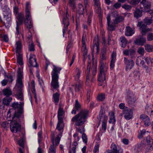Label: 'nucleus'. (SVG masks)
<instances>
[{
	"label": "nucleus",
	"instance_id": "1",
	"mask_svg": "<svg viewBox=\"0 0 153 153\" xmlns=\"http://www.w3.org/2000/svg\"><path fill=\"white\" fill-rule=\"evenodd\" d=\"M88 115V112L86 110H82L79 113L73 117L71 121L75 122L76 126H80L85 124Z\"/></svg>",
	"mask_w": 153,
	"mask_h": 153
},
{
	"label": "nucleus",
	"instance_id": "2",
	"mask_svg": "<svg viewBox=\"0 0 153 153\" xmlns=\"http://www.w3.org/2000/svg\"><path fill=\"white\" fill-rule=\"evenodd\" d=\"M113 13L114 15V19H113L112 23L111 22L110 15L108 14L106 17L108 25L107 29L111 31L114 30L115 25L123 22L124 19L123 17L120 16L117 12H114Z\"/></svg>",
	"mask_w": 153,
	"mask_h": 153
},
{
	"label": "nucleus",
	"instance_id": "3",
	"mask_svg": "<svg viewBox=\"0 0 153 153\" xmlns=\"http://www.w3.org/2000/svg\"><path fill=\"white\" fill-rule=\"evenodd\" d=\"M22 72V69L19 68L17 71V79L16 83V85L17 87L16 97L21 101H22L23 100L22 91L23 86L22 82V79L23 78Z\"/></svg>",
	"mask_w": 153,
	"mask_h": 153
},
{
	"label": "nucleus",
	"instance_id": "4",
	"mask_svg": "<svg viewBox=\"0 0 153 153\" xmlns=\"http://www.w3.org/2000/svg\"><path fill=\"white\" fill-rule=\"evenodd\" d=\"M53 68L51 72L52 81L51 86L52 88L57 90L59 87L58 79L59 74L62 68L60 67H57L55 65L53 66Z\"/></svg>",
	"mask_w": 153,
	"mask_h": 153
},
{
	"label": "nucleus",
	"instance_id": "5",
	"mask_svg": "<svg viewBox=\"0 0 153 153\" xmlns=\"http://www.w3.org/2000/svg\"><path fill=\"white\" fill-rule=\"evenodd\" d=\"M23 117H19L13 116L12 121L10 123L11 131L13 132L16 133L19 131L21 129L20 123L21 120Z\"/></svg>",
	"mask_w": 153,
	"mask_h": 153
},
{
	"label": "nucleus",
	"instance_id": "6",
	"mask_svg": "<svg viewBox=\"0 0 153 153\" xmlns=\"http://www.w3.org/2000/svg\"><path fill=\"white\" fill-rule=\"evenodd\" d=\"M108 70L107 65L105 63L100 64L98 80L100 82H104L106 80Z\"/></svg>",
	"mask_w": 153,
	"mask_h": 153
},
{
	"label": "nucleus",
	"instance_id": "7",
	"mask_svg": "<svg viewBox=\"0 0 153 153\" xmlns=\"http://www.w3.org/2000/svg\"><path fill=\"white\" fill-rule=\"evenodd\" d=\"M24 103L23 102H20L19 104L17 102H13L11 105L12 107L17 111L15 112L13 116L19 117H23L22 113L23 111Z\"/></svg>",
	"mask_w": 153,
	"mask_h": 153
},
{
	"label": "nucleus",
	"instance_id": "8",
	"mask_svg": "<svg viewBox=\"0 0 153 153\" xmlns=\"http://www.w3.org/2000/svg\"><path fill=\"white\" fill-rule=\"evenodd\" d=\"M126 100L128 105L130 107H133L135 105L136 98L134 94L129 90L126 92Z\"/></svg>",
	"mask_w": 153,
	"mask_h": 153
},
{
	"label": "nucleus",
	"instance_id": "9",
	"mask_svg": "<svg viewBox=\"0 0 153 153\" xmlns=\"http://www.w3.org/2000/svg\"><path fill=\"white\" fill-rule=\"evenodd\" d=\"M62 136V135L58 134L55 131H53L51 133V138L52 144L50 146L56 147L59 144L60 138Z\"/></svg>",
	"mask_w": 153,
	"mask_h": 153
},
{
	"label": "nucleus",
	"instance_id": "10",
	"mask_svg": "<svg viewBox=\"0 0 153 153\" xmlns=\"http://www.w3.org/2000/svg\"><path fill=\"white\" fill-rule=\"evenodd\" d=\"M123 114H124L125 118L129 120L131 119L133 116V113L132 110L131 109L128 108L127 107H126L123 110Z\"/></svg>",
	"mask_w": 153,
	"mask_h": 153
},
{
	"label": "nucleus",
	"instance_id": "11",
	"mask_svg": "<svg viewBox=\"0 0 153 153\" xmlns=\"http://www.w3.org/2000/svg\"><path fill=\"white\" fill-rule=\"evenodd\" d=\"M99 39L98 36H97L94 38L92 50V52H96L98 54L99 52Z\"/></svg>",
	"mask_w": 153,
	"mask_h": 153
},
{
	"label": "nucleus",
	"instance_id": "12",
	"mask_svg": "<svg viewBox=\"0 0 153 153\" xmlns=\"http://www.w3.org/2000/svg\"><path fill=\"white\" fill-rule=\"evenodd\" d=\"M69 15L68 14V12H66L65 14L63 15V24L64 25V28L63 29V37L64 36L65 33V31L68 29V27L69 25V22L68 16Z\"/></svg>",
	"mask_w": 153,
	"mask_h": 153
},
{
	"label": "nucleus",
	"instance_id": "13",
	"mask_svg": "<svg viewBox=\"0 0 153 153\" xmlns=\"http://www.w3.org/2000/svg\"><path fill=\"white\" fill-rule=\"evenodd\" d=\"M17 19L19 22L17 21L16 22V33L18 35L20 33L19 30L20 29L21 25L22 23L23 20L24 16L23 15L22 13L19 14L17 17Z\"/></svg>",
	"mask_w": 153,
	"mask_h": 153
},
{
	"label": "nucleus",
	"instance_id": "14",
	"mask_svg": "<svg viewBox=\"0 0 153 153\" xmlns=\"http://www.w3.org/2000/svg\"><path fill=\"white\" fill-rule=\"evenodd\" d=\"M124 62L126 71L131 69L134 66V62L133 61L132 59L128 60L126 57H124Z\"/></svg>",
	"mask_w": 153,
	"mask_h": 153
},
{
	"label": "nucleus",
	"instance_id": "15",
	"mask_svg": "<svg viewBox=\"0 0 153 153\" xmlns=\"http://www.w3.org/2000/svg\"><path fill=\"white\" fill-rule=\"evenodd\" d=\"M85 36L82 37V51L83 53V56L84 58L86 57L87 53L88 50L86 48L85 43L87 42V38H85Z\"/></svg>",
	"mask_w": 153,
	"mask_h": 153
},
{
	"label": "nucleus",
	"instance_id": "16",
	"mask_svg": "<svg viewBox=\"0 0 153 153\" xmlns=\"http://www.w3.org/2000/svg\"><path fill=\"white\" fill-rule=\"evenodd\" d=\"M75 85H74L73 86L74 87L75 91L76 92L81 93L82 90L83 82L80 80L76 81Z\"/></svg>",
	"mask_w": 153,
	"mask_h": 153
},
{
	"label": "nucleus",
	"instance_id": "17",
	"mask_svg": "<svg viewBox=\"0 0 153 153\" xmlns=\"http://www.w3.org/2000/svg\"><path fill=\"white\" fill-rule=\"evenodd\" d=\"M64 127V124L63 120H58L56 128V130H57L59 132L58 134L62 135L63 132V129Z\"/></svg>",
	"mask_w": 153,
	"mask_h": 153
},
{
	"label": "nucleus",
	"instance_id": "18",
	"mask_svg": "<svg viewBox=\"0 0 153 153\" xmlns=\"http://www.w3.org/2000/svg\"><path fill=\"white\" fill-rule=\"evenodd\" d=\"M28 62L30 66L33 67L37 66L36 59L34 54H30Z\"/></svg>",
	"mask_w": 153,
	"mask_h": 153
},
{
	"label": "nucleus",
	"instance_id": "19",
	"mask_svg": "<svg viewBox=\"0 0 153 153\" xmlns=\"http://www.w3.org/2000/svg\"><path fill=\"white\" fill-rule=\"evenodd\" d=\"M111 153H123V150L114 143L111 144Z\"/></svg>",
	"mask_w": 153,
	"mask_h": 153
},
{
	"label": "nucleus",
	"instance_id": "20",
	"mask_svg": "<svg viewBox=\"0 0 153 153\" xmlns=\"http://www.w3.org/2000/svg\"><path fill=\"white\" fill-rule=\"evenodd\" d=\"M82 72L81 70L79 68L76 67L74 68V76L75 80L78 81L80 80L79 79Z\"/></svg>",
	"mask_w": 153,
	"mask_h": 153
},
{
	"label": "nucleus",
	"instance_id": "21",
	"mask_svg": "<svg viewBox=\"0 0 153 153\" xmlns=\"http://www.w3.org/2000/svg\"><path fill=\"white\" fill-rule=\"evenodd\" d=\"M146 39L143 36H139L134 41L135 44L138 45L142 46L146 42Z\"/></svg>",
	"mask_w": 153,
	"mask_h": 153
},
{
	"label": "nucleus",
	"instance_id": "22",
	"mask_svg": "<svg viewBox=\"0 0 153 153\" xmlns=\"http://www.w3.org/2000/svg\"><path fill=\"white\" fill-rule=\"evenodd\" d=\"M137 26H139L140 30H141V33L143 35H145L146 32L148 30L146 28V25L144 24L143 22H140L138 23Z\"/></svg>",
	"mask_w": 153,
	"mask_h": 153
},
{
	"label": "nucleus",
	"instance_id": "23",
	"mask_svg": "<svg viewBox=\"0 0 153 153\" xmlns=\"http://www.w3.org/2000/svg\"><path fill=\"white\" fill-rule=\"evenodd\" d=\"M140 4H142L143 6V10L145 11H148L150 9L151 4V3L146 1L142 0L140 2Z\"/></svg>",
	"mask_w": 153,
	"mask_h": 153
},
{
	"label": "nucleus",
	"instance_id": "24",
	"mask_svg": "<svg viewBox=\"0 0 153 153\" xmlns=\"http://www.w3.org/2000/svg\"><path fill=\"white\" fill-rule=\"evenodd\" d=\"M24 22L25 26L27 28L29 29L33 27V23H32V19L31 15H30L27 18L26 16V18L24 20Z\"/></svg>",
	"mask_w": 153,
	"mask_h": 153
},
{
	"label": "nucleus",
	"instance_id": "25",
	"mask_svg": "<svg viewBox=\"0 0 153 153\" xmlns=\"http://www.w3.org/2000/svg\"><path fill=\"white\" fill-rule=\"evenodd\" d=\"M140 119L144 122V125L146 126H149L150 124V121L149 117L145 114H142L140 116Z\"/></svg>",
	"mask_w": 153,
	"mask_h": 153
},
{
	"label": "nucleus",
	"instance_id": "26",
	"mask_svg": "<svg viewBox=\"0 0 153 153\" xmlns=\"http://www.w3.org/2000/svg\"><path fill=\"white\" fill-rule=\"evenodd\" d=\"M95 11L97 13H101V9L100 0H94Z\"/></svg>",
	"mask_w": 153,
	"mask_h": 153
},
{
	"label": "nucleus",
	"instance_id": "27",
	"mask_svg": "<svg viewBox=\"0 0 153 153\" xmlns=\"http://www.w3.org/2000/svg\"><path fill=\"white\" fill-rule=\"evenodd\" d=\"M107 120L108 117L107 116H104L100 118V122L102 121V129L104 131L106 130Z\"/></svg>",
	"mask_w": 153,
	"mask_h": 153
},
{
	"label": "nucleus",
	"instance_id": "28",
	"mask_svg": "<svg viewBox=\"0 0 153 153\" xmlns=\"http://www.w3.org/2000/svg\"><path fill=\"white\" fill-rule=\"evenodd\" d=\"M134 33V30L129 26H127L125 30V35L127 36H132Z\"/></svg>",
	"mask_w": 153,
	"mask_h": 153
},
{
	"label": "nucleus",
	"instance_id": "29",
	"mask_svg": "<svg viewBox=\"0 0 153 153\" xmlns=\"http://www.w3.org/2000/svg\"><path fill=\"white\" fill-rule=\"evenodd\" d=\"M101 60L100 61V64L101 63H105L104 61L106 60V49H102V50L100 55Z\"/></svg>",
	"mask_w": 153,
	"mask_h": 153
},
{
	"label": "nucleus",
	"instance_id": "30",
	"mask_svg": "<svg viewBox=\"0 0 153 153\" xmlns=\"http://www.w3.org/2000/svg\"><path fill=\"white\" fill-rule=\"evenodd\" d=\"M3 94L4 95L6 96V97H10L12 94V92L11 89L9 88H6L4 89L2 91Z\"/></svg>",
	"mask_w": 153,
	"mask_h": 153
},
{
	"label": "nucleus",
	"instance_id": "31",
	"mask_svg": "<svg viewBox=\"0 0 153 153\" xmlns=\"http://www.w3.org/2000/svg\"><path fill=\"white\" fill-rule=\"evenodd\" d=\"M16 52L17 53H21V51L22 48L21 42L20 40L17 41L15 44Z\"/></svg>",
	"mask_w": 153,
	"mask_h": 153
},
{
	"label": "nucleus",
	"instance_id": "32",
	"mask_svg": "<svg viewBox=\"0 0 153 153\" xmlns=\"http://www.w3.org/2000/svg\"><path fill=\"white\" fill-rule=\"evenodd\" d=\"M116 53L115 52H113L111 55V60L110 66L111 68L112 69L114 66V63L116 59Z\"/></svg>",
	"mask_w": 153,
	"mask_h": 153
},
{
	"label": "nucleus",
	"instance_id": "33",
	"mask_svg": "<svg viewBox=\"0 0 153 153\" xmlns=\"http://www.w3.org/2000/svg\"><path fill=\"white\" fill-rule=\"evenodd\" d=\"M31 91H32V93L34 95V98L35 99V101L36 102L37 101V97L35 89V83L34 81V80H32L31 82Z\"/></svg>",
	"mask_w": 153,
	"mask_h": 153
},
{
	"label": "nucleus",
	"instance_id": "34",
	"mask_svg": "<svg viewBox=\"0 0 153 153\" xmlns=\"http://www.w3.org/2000/svg\"><path fill=\"white\" fill-rule=\"evenodd\" d=\"M2 9L3 13L5 16H11V11L7 6H4Z\"/></svg>",
	"mask_w": 153,
	"mask_h": 153
},
{
	"label": "nucleus",
	"instance_id": "35",
	"mask_svg": "<svg viewBox=\"0 0 153 153\" xmlns=\"http://www.w3.org/2000/svg\"><path fill=\"white\" fill-rule=\"evenodd\" d=\"M60 94L57 92L54 94L53 95V101L57 105L59 101Z\"/></svg>",
	"mask_w": 153,
	"mask_h": 153
},
{
	"label": "nucleus",
	"instance_id": "36",
	"mask_svg": "<svg viewBox=\"0 0 153 153\" xmlns=\"http://www.w3.org/2000/svg\"><path fill=\"white\" fill-rule=\"evenodd\" d=\"M11 16H7L6 20L4 22L5 27L7 28H9L11 25Z\"/></svg>",
	"mask_w": 153,
	"mask_h": 153
},
{
	"label": "nucleus",
	"instance_id": "37",
	"mask_svg": "<svg viewBox=\"0 0 153 153\" xmlns=\"http://www.w3.org/2000/svg\"><path fill=\"white\" fill-rule=\"evenodd\" d=\"M30 4L29 2H27L26 4L25 7V15L27 18L30 15H31L30 11Z\"/></svg>",
	"mask_w": 153,
	"mask_h": 153
},
{
	"label": "nucleus",
	"instance_id": "38",
	"mask_svg": "<svg viewBox=\"0 0 153 153\" xmlns=\"http://www.w3.org/2000/svg\"><path fill=\"white\" fill-rule=\"evenodd\" d=\"M12 99V98L11 97H5L3 100V103L5 105H8Z\"/></svg>",
	"mask_w": 153,
	"mask_h": 153
},
{
	"label": "nucleus",
	"instance_id": "39",
	"mask_svg": "<svg viewBox=\"0 0 153 153\" xmlns=\"http://www.w3.org/2000/svg\"><path fill=\"white\" fill-rule=\"evenodd\" d=\"M77 141H74L72 145L73 147L72 148L70 149L69 151V153H75L76 152V147L77 146Z\"/></svg>",
	"mask_w": 153,
	"mask_h": 153
},
{
	"label": "nucleus",
	"instance_id": "40",
	"mask_svg": "<svg viewBox=\"0 0 153 153\" xmlns=\"http://www.w3.org/2000/svg\"><path fill=\"white\" fill-rule=\"evenodd\" d=\"M120 40L121 46L123 48H125L127 44V39L124 36H122L120 38Z\"/></svg>",
	"mask_w": 153,
	"mask_h": 153
},
{
	"label": "nucleus",
	"instance_id": "41",
	"mask_svg": "<svg viewBox=\"0 0 153 153\" xmlns=\"http://www.w3.org/2000/svg\"><path fill=\"white\" fill-rule=\"evenodd\" d=\"M148 65L150 67H153V59L149 57H146L145 59Z\"/></svg>",
	"mask_w": 153,
	"mask_h": 153
},
{
	"label": "nucleus",
	"instance_id": "42",
	"mask_svg": "<svg viewBox=\"0 0 153 153\" xmlns=\"http://www.w3.org/2000/svg\"><path fill=\"white\" fill-rule=\"evenodd\" d=\"M17 62L20 65H23L22 55L21 53H17Z\"/></svg>",
	"mask_w": 153,
	"mask_h": 153
},
{
	"label": "nucleus",
	"instance_id": "43",
	"mask_svg": "<svg viewBox=\"0 0 153 153\" xmlns=\"http://www.w3.org/2000/svg\"><path fill=\"white\" fill-rule=\"evenodd\" d=\"M88 27L89 26H88V25L87 26L85 23H84L83 25V27L84 29V33L82 37H83L84 36H85V38H87L86 37L89 32L88 29Z\"/></svg>",
	"mask_w": 153,
	"mask_h": 153
},
{
	"label": "nucleus",
	"instance_id": "44",
	"mask_svg": "<svg viewBox=\"0 0 153 153\" xmlns=\"http://www.w3.org/2000/svg\"><path fill=\"white\" fill-rule=\"evenodd\" d=\"M141 57H137L136 61V64L142 67H143L145 65V62L143 60H142L141 59Z\"/></svg>",
	"mask_w": 153,
	"mask_h": 153
},
{
	"label": "nucleus",
	"instance_id": "45",
	"mask_svg": "<svg viewBox=\"0 0 153 153\" xmlns=\"http://www.w3.org/2000/svg\"><path fill=\"white\" fill-rule=\"evenodd\" d=\"M142 12L139 9H136L134 13V16L135 17L138 19L142 16Z\"/></svg>",
	"mask_w": 153,
	"mask_h": 153
},
{
	"label": "nucleus",
	"instance_id": "46",
	"mask_svg": "<svg viewBox=\"0 0 153 153\" xmlns=\"http://www.w3.org/2000/svg\"><path fill=\"white\" fill-rule=\"evenodd\" d=\"M63 114L64 112L63 109L61 108H59L58 113V120H63L62 117Z\"/></svg>",
	"mask_w": 153,
	"mask_h": 153
},
{
	"label": "nucleus",
	"instance_id": "47",
	"mask_svg": "<svg viewBox=\"0 0 153 153\" xmlns=\"http://www.w3.org/2000/svg\"><path fill=\"white\" fill-rule=\"evenodd\" d=\"M91 64L90 63H88L87 66V68L86 70V71L85 73L86 74L87 76L86 77V83H87L89 79V77L88 75L90 73V68H91Z\"/></svg>",
	"mask_w": 153,
	"mask_h": 153
},
{
	"label": "nucleus",
	"instance_id": "48",
	"mask_svg": "<svg viewBox=\"0 0 153 153\" xmlns=\"http://www.w3.org/2000/svg\"><path fill=\"white\" fill-rule=\"evenodd\" d=\"M116 122V120L115 119V116L114 113H112L110 115V120L109 121V123H112L114 124Z\"/></svg>",
	"mask_w": 153,
	"mask_h": 153
},
{
	"label": "nucleus",
	"instance_id": "49",
	"mask_svg": "<svg viewBox=\"0 0 153 153\" xmlns=\"http://www.w3.org/2000/svg\"><path fill=\"white\" fill-rule=\"evenodd\" d=\"M141 145L140 143H138L134 146V151L135 153H139L141 150L140 147Z\"/></svg>",
	"mask_w": 153,
	"mask_h": 153
},
{
	"label": "nucleus",
	"instance_id": "50",
	"mask_svg": "<svg viewBox=\"0 0 153 153\" xmlns=\"http://www.w3.org/2000/svg\"><path fill=\"white\" fill-rule=\"evenodd\" d=\"M145 50L149 52L153 51V46L151 45L147 44L145 45Z\"/></svg>",
	"mask_w": 153,
	"mask_h": 153
},
{
	"label": "nucleus",
	"instance_id": "51",
	"mask_svg": "<svg viewBox=\"0 0 153 153\" xmlns=\"http://www.w3.org/2000/svg\"><path fill=\"white\" fill-rule=\"evenodd\" d=\"M56 147L50 146L49 148L48 153H56Z\"/></svg>",
	"mask_w": 153,
	"mask_h": 153
},
{
	"label": "nucleus",
	"instance_id": "52",
	"mask_svg": "<svg viewBox=\"0 0 153 153\" xmlns=\"http://www.w3.org/2000/svg\"><path fill=\"white\" fill-rule=\"evenodd\" d=\"M92 12H91L89 14V15L88 16V20L87 21V23L88 24V26H90L91 22V19L92 18Z\"/></svg>",
	"mask_w": 153,
	"mask_h": 153
},
{
	"label": "nucleus",
	"instance_id": "53",
	"mask_svg": "<svg viewBox=\"0 0 153 153\" xmlns=\"http://www.w3.org/2000/svg\"><path fill=\"white\" fill-rule=\"evenodd\" d=\"M151 18H150L148 17H146L144 19V23L147 25H149L152 23V19Z\"/></svg>",
	"mask_w": 153,
	"mask_h": 153
},
{
	"label": "nucleus",
	"instance_id": "54",
	"mask_svg": "<svg viewBox=\"0 0 153 153\" xmlns=\"http://www.w3.org/2000/svg\"><path fill=\"white\" fill-rule=\"evenodd\" d=\"M77 10L79 14H81L83 13V11H84V8L82 5V4H79Z\"/></svg>",
	"mask_w": 153,
	"mask_h": 153
},
{
	"label": "nucleus",
	"instance_id": "55",
	"mask_svg": "<svg viewBox=\"0 0 153 153\" xmlns=\"http://www.w3.org/2000/svg\"><path fill=\"white\" fill-rule=\"evenodd\" d=\"M146 150L147 152H150L153 149V147L150 144H147L146 145Z\"/></svg>",
	"mask_w": 153,
	"mask_h": 153
},
{
	"label": "nucleus",
	"instance_id": "56",
	"mask_svg": "<svg viewBox=\"0 0 153 153\" xmlns=\"http://www.w3.org/2000/svg\"><path fill=\"white\" fill-rule=\"evenodd\" d=\"M141 0H131L130 1V4L133 5H136L140 2H141Z\"/></svg>",
	"mask_w": 153,
	"mask_h": 153
},
{
	"label": "nucleus",
	"instance_id": "57",
	"mask_svg": "<svg viewBox=\"0 0 153 153\" xmlns=\"http://www.w3.org/2000/svg\"><path fill=\"white\" fill-rule=\"evenodd\" d=\"M147 39L149 41H152L153 40V33L149 32L148 33Z\"/></svg>",
	"mask_w": 153,
	"mask_h": 153
},
{
	"label": "nucleus",
	"instance_id": "58",
	"mask_svg": "<svg viewBox=\"0 0 153 153\" xmlns=\"http://www.w3.org/2000/svg\"><path fill=\"white\" fill-rule=\"evenodd\" d=\"M105 98V95L104 94H99L97 97V99L100 101H102Z\"/></svg>",
	"mask_w": 153,
	"mask_h": 153
},
{
	"label": "nucleus",
	"instance_id": "59",
	"mask_svg": "<svg viewBox=\"0 0 153 153\" xmlns=\"http://www.w3.org/2000/svg\"><path fill=\"white\" fill-rule=\"evenodd\" d=\"M81 107V105L79 103L77 100H76L75 101V108L77 110H78Z\"/></svg>",
	"mask_w": 153,
	"mask_h": 153
},
{
	"label": "nucleus",
	"instance_id": "60",
	"mask_svg": "<svg viewBox=\"0 0 153 153\" xmlns=\"http://www.w3.org/2000/svg\"><path fill=\"white\" fill-rule=\"evenodd\" d=\"M93 66L92 68V74L93 76H94L96 75L97 72V64L95 63L93 64Z\"/></svg>",
	"mask_w": 153,
	"mask_h": 153
},
{
	"label": "nucleus",
	"instance_id": "61",
	"mask_svg": "<svg viewBox=\"0 0 153 153\" xmlns=\"http://www.w3.org/2000/svg\"><path fill=\"white\" fill-rule=\"evenodd\" d=\"M1 126L2 127L4 128H7L9 127V123L7 121H4L2 123Z\"/></svg>",
	"mask_w": 153,
	"mask_h": 153
},
{
	"label": "nucleus",
	"instance_id": "62",
	"mask_svg": "<svg viewBox=\"0 0 153 153\" xmlns=\"http://www.w3.org/2000/svg\"><path fill=\"white\" fill-rule=\"evenodd\" d=\"M144 51V48L142 47L139 48L137 50V52L140 54H143Z\"/></svg>",
	"mask_w": 153,
	"mask_h": 153
},
{
	"label": "nucleus",
	"instance_id": "63",
	"mask_svg": "<svg viewBox=\"0 0 153 153\" xmlns=\"http://www.w3.org/2000/svg\"><path fill=\"white\" fill-rule=\"evenodd\" d=\"M153 109V106L152 105L149 104H147L146 107V110L147 113H148V111L149 110H151Z\"/></svg>",
	"mask_w": 153,
	"mask_h": 153
},
{
	"label": "nucleus",
	"instance_id": "64",
	"mask_svg": "<svg viewBox=\"0 0 153 153\" xmlns=\"http://www.w3.org/2000/svg\"><path fill=\"white\" fill-rule=\"evenodd\" d=\"M143 67L145 69L146 72L147 73L150 72L152 70V68H150V67H149V66H147L145 65H144Z\"/></svg>",
	"mask_w": 153,
	"mask_h": 153
}]
</instances>
